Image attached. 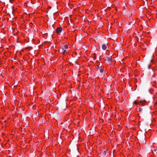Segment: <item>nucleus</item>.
Here are the masks:
<instances>
[{
    "instance_id": "3",
    "label": "nucleus",
    "mask_w": 157,
    "mask_h": 157,
    "mask_svg": "<svg viewBox=\"0 0 157 157\" xmlns=\"http://www.w3.org/2000/svg\"><path fill=\"white\" fill-rule=\"evenodd\" d=\"M102 48L103 50H105L107 48V46L105 44H102Z\"/></svg>"
},
{
    "instance_id": "8",
    "label": "nucleus",
    "mask_w": 157,
    "mask_h": 157,
    "mask_svg": "<svg viewBox=\"0 0 157 157\" xmlns=\"http://www.w3.org/2000/svg\"><path fill=\"white\" fill-rule=\"evenodd\" d=\"M64 47L65 49H67L68 48V46L67 45H65L64 46Z\"/></svg>"
},
{
    "instance_id": "14",
    "label": "nucleus",
    "mask_w": 157,
    "mask_h": 157,
    "mask_svg": "<svg viewBox=\"0 0 157 157\" xmlns=\"http://www.w3.org/2000/svg\"><path fill=\"white\" fill-rule=\"evenodd\" d=\"M140 102L141 103H142V102L140 101Z\"/></svg>"
},
{
    "instance_id": "6",
    "label": "nucleus",
    "mask_w": 157,
    "mask_h": 157,
    "mask_svg": "<svg viewBox=\"0 0 157 157\" xmlns=\"http://www.w3.org/2000/svg\"><path fill=\"white\" fill-rule=\"evenodd\" d=\"M101 153H103V155L105 156L106 154V151H105L103 152H102Z\"/></svg>"
},
{
    "instance_id": "9",
    "label": "nucleus",
    "mask_w": 157,
    "mask_h": 157,
    "mask_svg": "<svg viewBox=\"0 0 157 157\" xmlns=\"http://www.w3.org/2000/svg\"><path fill=\"white\" fill-rule=\"evenodd\" d=\"M95 67H96V68H100L99 66H98V65H95Z\"/></svg>"
},
{
    "instance_id": "4",
    "label": "nucleus",
    "mask_w": 157,
    "mask_h": 157,
    "mask_svg": "<svg viewBox=\"0 0 157 157\" xmlns=\"http://www.w3.org/2000/svg\"><path fill=\"white\" fill-rule=\"evenodd\" d=\"M106 60L108 62H111L112 59V58L110 57H107L106 58Z\"/></svg>"
},
{
    "instance_id": "10",
    "label": "nucleus",
    "mask_w": 157,
    "mask_h": 157,
    "mask_svg": "<svg viewBox=\"0 0 157 157\" xmlns=\"http://www.w3.org/2000/svg\"><path fill=\"white\" fill-rule=\"evenodd\" d=\"M103 71V69H100V72H101V73H102Z\"/></svg>"
},
{
    "instance_id": "13",
    "label": "nucleus",
    "mask_w": 157,
    "mask_h": 157,
    "mask_svg": "<svg viewBox=\"0 0 157 157\" xmlns=\"http://www.w3.org/2000/svg\"><path fill=\"white\" fill-rule=\"evenodd\" d=\"M154 150L155 151H156V149H154Z\"/></svg>"
},
{
    "instance_id": "2",
    "label": "nucleus",
    "mask_w": 157,
    "mask_h": 157,
    "mask_svg": "<svg viewBox=\"0 0 157 157\" xmlns=\"http://www.w3.org/2000/svg\"><path fill=\"white\" fill-rule=\"evenodd\" d=\"M145 109L144 108H143L142 107H139V112H141L143 111H145Z\"/></svg>"
},
{
    "instance_id": "5",
    "label": "nucleus",
    "mask_w": 157,
    "mask_h": 157,
    "mask_svg": "<svg viewBox=\"0 0 157 157\" xmlns=\"http://www.w3.org/2000/svg\"><path fill=\"white\" fill-rule=\"evenodd\" d=\"M63 49H64V48L63 47H60V49L59 50V52H62Z\"/></svg>"
},
{
    "instance_id": "7",
    "label": "nucleus",
    "mask_w": 157,
    "mask_h": 157,
    "mask_svg": "<svg viewBox=\"0 0 157 157\" xmlns=\"http://www.w3.org/2000/svg\"><path fill=\"white\" fill-rule=\"evenodd\" d=\"M66 50H64L63 51V55H65L66 53Z\"/></svg>"
},
{
    "instance_id": "1",
    "label": "nucleus",
    "mask_w": 157,
    "mask_h": 157,
    "mask_svg": "<svg viewBox=\"0 0 157 157\" xmlns=\"http://www.w3.org/2000/svg\"><path fill=\"white\" fill-rule=\"evenodd\" d=\"M62 30V29L61 27H60L58 28L56 30V32L58 33H60Z\"/></svg>"
},
{
    "instance_id": "12",
    "label": "nucleus",
    "mask_w": 157,
    "mask_h": 157,
    "mask_svg": "<svg viewBox=\"0 0 157 157\" xmlns=\"http://www.w3.org/2000/svg\"><path fill=\"white\" fill-rule=\"evenodd\" d=\"M133 103H135V104H137V102H136V101H134L133 102Z\"/></svg>"
},
{
    "instance_id": "11",
    "label": "nucleus",
    "mask_w": 157,
    "mask_h": 157,
    "mask_svg": "<svg viewBox=\"0 0 157 157\" xmlns=\"http://www.w3.org/2000/svg\"><path fill=\"white\" fill-rule=\"evenodd\" d=\"M150 65L149 64H148L147 67H148V69H150Z\"/></svg>"
}]
</instances>
